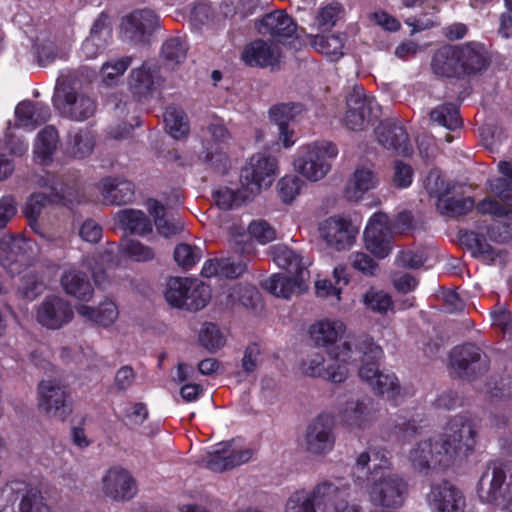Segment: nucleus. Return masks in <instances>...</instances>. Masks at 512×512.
I'll return each instance as SVG.
<instances>
[{"label": "nucleus", "mask_w": 512, "mask_h": 512, "mask_svg": "<svg viewBox=\"0 0 512 512\" xmlns=\"http://www.w3.org/2000/svg\"><path fill=\"white\" fill-rule=\"evenodd\" d=\"M19 505L20 506L18 512H53L42 493L39 490L29 486H27L24 502H20ZM8 512L14 511L10 509Z\"/></svg>", "instance_id": "60"}, {"label": "nucleus", "mask_w": 512, "mask_h": 512, "mask_svg": "<svg viewBox=\"0 0 512 512\" xmlns=\"http://www.w3.org/2000/svg\"><path fill=\"white\" fill-rule=\"evenodd\" d=\"M293 19L282 11L265 15L257 25L259 33L270 35L279 42L291 38L296 33Z\"/></svg>", "instance_id": "28"}, {"label": "nucleus", "mask_w": 512, "mask_h": 512, "mask_svg": "<svg viewBox=\"0 0 512 512\" xmlns=\"http://www.w3.org/2000/svg\"><path fill=\"white\" fill-rule=\"evenodd\" d=\"M362 302L367 309L380 314L386 313L393 305L388 293L373 287L364 293Z\"/></svg>", "instance_id": "56"}, {"label": "nucleus", "mask_w": 512, "mask_h": 512, "mask_svg": "<svg viewBox=\"0 0 512 512\" xmlns=\"http://www.w3.org/2000/svg\"><path fill=\"white\" fill-rule=\"evenodd\" d=\"M358 228L351 219L334 215L323 220L319 225V234L326 245L336 251L350 249L358 234Z\"/></svg>", "instance_id": "16"}, {"label": "nucleus", "mask_w": 512, "mask_h": 512, "mask_svg": "<svg viewBox=\"0 0 512 512\" xmlns=\"http://www.w3.org/2000/svg\"><path fill=\"white\" fill-rule=\"evenodd\" d=\"M165 299L173 307L198 311L207 305L210 291L197 279L174 277L167 283Z\"/></svg>", "instance_id": "7"}, {"label": "nucleus", "mask_w": 512, "mask_h": 512, "mask_svg": "<svg viewBox=\"0 0 512 512\" xmlns=\"http://www.w3.org/2000/svg\"><path fill=\"white\" fill-rule=\"evenodd\" d=\"M258 298L257 290L248 285L236 284L230 287L225 292V300L224 303L227 306H234L236 304H241L245 307L252 306L254 304V300Z\"/></svg>", "instance_id": "53"}, {"label": "nucleus", "mask_w": 512, "mask_h": 512, "mask_svg": "<svg viewBox=\"0 0 512 512\" xmlns=\"http://www.w3.org/2000/svg\"><path fill=\"white\" fill-rule=\"evenodd\" d=\"M38 63L41 66H47L58 58H63L66 52L59 49L55 42L50 38L37 39L35 44Z\"/></svg>", "instance_id": "58"}, {"label": "nucleus", "mask_w": 512, "mask_h": 512, "mask_svg": "<svg viewBox=\"0 0 512 512\" xmlns=\"http://www.w3.org/2000/svg\"><path fill=\"white\" fill-rule=\"evenodd\" d=\"M278 174V161L275 157L259 152L252 155L241 172V183L251 194L268 188Z\"/></svg>", "instance_id": "9"}, {"label": "nucleus", "mask_w": 512, "mask_h": 512, "mask_svg": "<svg viewBox=\"0 0 512 512\" xmlns=\"http://www.w3.org/2000/svg\"><path fill=\"white\" fill-rule=\"evenodd\" d=\"M59 136L56 129L52 126L43 128L36 137L33 145L34 161L40 165H47L52 161V157L57 149Z\"/></svg>", "instance_id": "37"}, {"label": "nucleus", "mask_w": 512, "mask_h": 512, "mask_svg": "<svg viewBox=\"0 0 512 512\" xmlns=\"http://www.w3.org/2000/svg\"><path fill=\"white\" fill-rule=\"evenodd\" d=\"M311 46L332 61L343 56L344 37L342 35L309 36Z\"/></svg>", "instance_id": "46"}, {"label": "nucleus", "mask_w": 512, "mask_h": 512, "mask_svg": "<svg viewBox=\"0 0 512 512\" xmlns=\"http://www.w3.org/2000/svg\"><path fill=\"white\" fill-rule=\"evenodd\" d=\"M344 424L350 429L365 430L377 419L376 410L370 400H349L341 411Z\"/></svg>", "instance_id": "25"}, {"label": "nucleus", "mask_w": 512, "mask_h": 512, "mask_svg": "<svg viewBox=\"0 0 512 512\" xmlns=\"http://www.w3.org/2000/svg\"><path fill=\"white\" fill-rule=\"evenodd\" d=\"M383 357L382 348L368 337L357 341V359L361 364L359 378L376 394L397 403L404 396V390L395 373L379 370L378 362Z\"/></svg>", "instance_id": "2"}, {"label": "nucleus", "mask_w": 512, "mask_h": 512, "mask_svg": "<svg viewBox=\"0 0 512 512\" xmlns=\"http://www.w3.org/2000/svg\"><path fill=\"white\" fill-rule=\"evenodd\" d=\"M379 115V105L374 97L366 95L361 87H354L346 100L344 125L353 131L363 130Z\"/></svg>", "instance_id": "12"}, {"label": "nucleus", "mask_w": 512, "mask_h": 512, "mask_svg": "<svg viewBox=\"0 0 512 512\" xmlns=\"http://www.w3.org/2000/svg\"><path fill=\"white\" fill-rule=\"evenodd\" d=\"M131 63L132 58L129 56L111 59L103 63L101 67L102 82L108 87L117 85Z\"/></svg>", "instance_id": "50"}, {"label": "nucleus", "mask_w": 512, "mask_h": 512, "mask_svg": "<svg viewBox=\"0 0 512 512\" xmlns=\"http://www.w3.org/2000/svg\"><path fill=\"white\" fill-rule=\"evenodd\" d=\"M38 251L37 245L22 236L3 235L0 238V263L14 276Z\"/></svg>", "instance_id": "14"}, {"label": "nucleus", "mask_w": 512, "mask_h": 512, "mask_svg": "<svg viewBox=\"0 0 512 512\" xmlns=\"http://www.w3.org/2000/svg\"><path fill=\"white\" fill-rule=\"evenodd\" d=\"M379 184L378 177L371 163H363L356 166L346 188L345 197L349 201H360L364 194L375 189Z\"/></svg>", "instance_id": "26"}, {"label": "nucleus", "mask_w": 512, "mask_h": 512, "mask_svg": "<svg viewBox=\"0 0 512 512\" xmlns=\"http://www.w3.org/2000/svg\"><path fill=\"white\" fill-rule=\"evenodd\" d=\"M94 146L93 133L87 129H81L69 134L66 151L72 158L83 159L93 152Z\"/></svg>", "instance_id": "45"}, {"label": "nucleus", "mask_w": 512, "mask_h": 512, "mask_svg": "<svg viewBox=\"0 0 512 512\" xmlns=\"http://www.w3.org/2000/svg\"><path fill=\"white\" fill-rule=\"evenodd\" d=\"M474 207L471 197H440L437 201L438 211L449 217L461 216L468 213Z\"/></svg>", "instance_id": "51"}, {"label": "nucleus", "mask_w": 512, "mask_h": 512, "mask_svg": "<svg viewBox=\"0 0 512 512\" xmlns=\"http://www.w3.org/2000/svg\"><path fill=\"white\" fill-rule=\"evenodd\" d=\"M371 461H377V463H374L373 470L371 472H375V467H377L378 471L387 470L390 467L387 451L376 448H369L360 452L356 457L355 465L357 468L364 469Z\"/></svg>", "instance_id": "55"}, {"label": "nucleus", "mask_w": 512, "mask_h": 512, "mask_svg": "<svg viewBox=\"0 0 512 512\" xmlns=\"http://www.w3.org/2000/svg\"><path fill=\"white\" fill-rule=\"evenodd\" d=\"M27 486L20 481L5 485L0 491V512H8L10 509L18 512L20 502L26 497Z\"/></svg>", "instance_id": "47"}, {"label": "nucleus", "mask_w": 512, "mask_h": 512, "mask_svg": "<svg viewBox=\"0 0 512 512\" xmlns=\"http://www.w3.org/2000/svg\"><path fill=\"white\" fill-rule=\"evenodd\" d=\"M39 185L47 187L50 190L49 195L44 193L32 194L25 205L24 213L30 220V225L34 231L42 236V234L38 231V224L36 220L40 216L43 208L47 205V203L60 200L62 195L61 192L58 191L57 187L53 183L49 184L47 180H44L43 183L40 182Z\"/></svg>", "instance_id": "35"}, {"label": "nucleus", "mask_w": 512, "mask_h": 512, "mask_svg": "<svg viewBox=\"0 0 512 512\" xmlns=\"http://www.w3.org/2000/svg\"><path fill=\"white\" fill-rule=\"evenodd\" d=\"M305 183L296 175H286L277 183V189L280 199L286 203H292L301 193Z\"/></svg>", "instance_id": "59"}, {"label": "nucleus", "mask_w": 512, "mask_h": 512, "mask_svg": "<svg viewBox=\"0 0 512 512\" xmlns=\"http://www.w3.org/2000/svg\"><path fill=\"white\" fill-rule=\"evenodd\" d=\"M101 492L115 501H129L137 494V484L131 473L120 467L107 469L101 478Z\"/></svg>", "instance_id": "17"}, {"label": "nucleus", "mask_w": 512, "mask_h": 512, "mask_svg": "<svg viewBox=\"0 0 512 512\" xmlns=\"http://www.w3.org/2000/svg\"><path fill=\"white\" fill-rule=\"evenodd\" d=\"M346 332V325L339 319L323 318L310 326L309 334L316 346L329 347L340 340Z\"/></svg>", "instance_id": "31"}, {"label": "nucleus", "mask_w": 512, "mask_h": 512, "mask_svg": "<svg viewBox=\"0 0 512 512\" xmlns=\"http://www.w3.org/2000/svg\"><path fill=\"white\" fill-rule=\"evenodd\" d=\"M38 408L48 417L65 421L72 408L67 387L58 379H45L38 384Z\"/></svg>", "instance_id": "11"}, {"label": "nucleus", "mask_w": 512, "mask_h": 512, "mask_svg": "<svg viewBox=\"0 0 512 512\" xmlns=\"http://www.w3.org/2000/svg\"><path fill=\"white\" fill-rule=\"evenodd\" d=\"M396 429L403 438L420 437L411 447L408 459L421 473L451 465L457 455L471 452L476 443L475 425L464 415L451 418L443 432L432 437H423L421 428L414 421L398 423Z\"/></svg>", "instance_id": "1"}, {"label": "nucleus", "mask_w": 512, "mask_h": 512, "mask_svg": "<svg viewBox=\"0 0 512 512\" xmlns=\"http://www.w3.org/2000/svg\"><path fill=\"white\" fill-rule=\"evenodd\" d=\"M350 484L343 478H334L317 484L309 494L318 512H330L343 498L350 496Z\"/></svg>", "instance_id": "21"}, {"label": "nucleus", "mask_w": 512, "mask_h": 512, "mask_svg": "<svg viewBox=\"0 0 512 512\" xmlns=\"http://www.w3.org/2000/svg\"><path fill=\"white\" fill-rule=\"evenodd\" d=\"M427 503L432 512H463L465 507L461 491L447 481L431 486Z\"/></svg>", "instance_id": "22"}, {"label": "nucleus", "mask_w": 512, "mask_h": 512, "mask_svg": "<svg viewBox=\"0 0 512 512\" xmlns=\"http://www.w3.org/2000/svg\"><path fill=\"white\" fill-rule=\"evenodd\" d=\"M15 117L17 127L32 131L48 121L50 110L48 106L40 103L21 102L15 108Z\"/></svg>", "instance_id": "32"}, {"label": "nucleus", "mask_w": 512, "mask_h": 512, "mask_svg": "<svg viewBox=\"0 0 512 512\" xmlns=\"http://www.w3.org/2000/svg\"><path fill=\"white\" fill-rule=\"evenodd\" d=\"M159 25L158 16L151 10H136L123 18V37L135 44L145 43Z\"/></svg>", "instance_id": "20"}, {"label": "nucleus", "mask_w": 512, "mask_h": 512, "mask_svg": "<svg viewBox=\"0 0 512 512\" xmlns=\"http://www.w3.org/2000/svg\"><path fill=\"white\" fill-rule=\"evenodd\" d=\"M74 316L71 304L60 296H47L37 306L36 321L43 327L58 330L69 324Z\"/></svg>", "instance_id": "18"}, {"label": "nucleus", "mask_w": 512, "mask_h": 512, "mask_svg": "<svg viewBox=\"0 0 512 512\" xmlns=\"http://www.w3.org/2000/svg\"><path fill=\"white\" fill-rule=\"evenodd\" d=\"M173 255L179 267L190 269L200 261L203 254L201 248L198 246L180 243L175 247Z\"/></svg>", "instance_id": "57"}, {"label": "nucleus", "mask_w": 512, "mask_h": 512, "mask_svg": "<svg viewBox=\"0 0 512 512\" xmlns=\"http://www.w3.org/2000/svg\"><path fill=\"white\" fill-rule=\"evenodd\" d=\"M470 241L472 242L473 253L481 258L486 263L501 262L502 257L499 251L488 244L484 239L478 235L471 234Z\"/></svg>", "instance_id": "64"}, {"label": "nucleus", "mask_w": 512, "mask_h": 512, "mask_svg": "<svg viewBox=\"0 0 512 512\" xmlns=\"http://www.w3.org/2000/svg\"><path fill=\"white\" fill-rule=\"evenodd\" d=\"M246 269L243 263H235L229 258L209 259L204 262L201 275L206 278H235Z\"/></svg>", "instance_id": "41"}, {"label": "nucleus", "mask_w": 512, "mask_h": 512, "mask_svg": "<svg viewBox=\"0 0 512 512\" xmlns=\"http://www.w3.org/2000/svg\"><path fill=\"white\" fill-rule=\"evenodd\" d=\"M53 104L62 116L75 121H84L97 110V102L93 97L66 84L57 86Z\"/></svg>", "instance_id": "8"}, {"label": "nucleus", "mask_w": 512, "mask_h": 512, "mask_svg": "<svg viewBox=\"0 0 512 512\" xmlns=\"http://www.w3.org/2000/svg\"><path fill=\"white\" fill-rule=\"evenodd\" d=\"M100 193L107 203L122 205L133 200L135 187L121 176H109L100 182Z\"/></svg>", "instance_id": "29"}, {"label": "nucleus", "mask_w": 512, "mask_h": 512, "mask_svg": "<svg viewBox=\"0 0 512 512\" xmlns=\"http://www.w3.org/2000/svg\"><path fill=\"white\" fill-rule=\"evenodd\" d=\"M61 285L68 295L81 301L91 300L94 294L87 275L74 267L65 270L61 277Z\"/></svg>", "instance_id": "34"}, {"label": "nucleus", "mask_w": 512, "mask_h": 512, "mask_svg": "<svg viewBox=\"0 0 512 512\" xmlns=\"http://www.w3.org/2000/svg\"><path fill=\"white\" fill-rule=\"evenodd\" d=\"M253 453L251 448L237 440L220 442L201 457L200 463L211 471L222 472L247 463Z\"/></svg>", "instance_id": "10"}, {"label": "nucleus", "mask_w": 512, "mask_h": 512, "mask_svg": "<svg viewBox=\"0 0 512 512\" xmlns=\"http://www.w3.org/2000/svg\"><path fill=\"white\" fill-rule=\"evenodd\" d=\"M338 155L335 144L329 141H316L300 146L295 154L293 167L307 180L317 182L331 170V161Z\"/></svg>", "instance_id": "6"}, {"label": "nucleus", "mask_w": 512, "mask_h": 512, "mask_svg": "<svg viewBox=\"0 0 512 512\" xmlns=\"http://www.w3.org/2000/svg\"><path fill=\"white\" fill-rule=\"evenodd\" d=\"M117 223L130 233L145 236L152 232L150 219L140 210L125 209L116 214Z\"/></svg>", "instance_id": "42"}, {"label": "nucleus", "mask_w": 512, "mask_h": 512, "mask_svg": "<svg viewBox=\"0 0 512 512\" xmlns=\"http://www.w3.org/2000/svg\"><path fill=\"white\" fill-rule=\"evenodd\" d=\"M376 135L383 147L391 149L397 154L409 155L412 152L406 131L396 123H381L376 129Z\"/></svg>", "instance_id": "30"}, {"label": "nucleus", "mask_w": 512, "mask_h": 512, "mask_svg": "<svg viewBox=\"0 0 512 512\" xmlns=\"http://www.w3.org/2000/svg\"><path fill=\"white\" fill-rule=\"evenodd\" d=\"M76 310L80 316L102 327L111 326L119 317L117 305L110 300L100 303L96 308L88 305H79L76 307Z\"/></svg>", "instance_id": "40"}, {"label": "nucleus", "mask_w": 512, "mask_h": 512, "mask_svg": "<svg viewBox=\"0 0 512 512\" xmlns=\"http://www.w3.org/2000/svg\"><path fill=\"white\" fill-rule=\"evenodd\" d=\"M393 235L388 215L376 212L369 218L364 230L365 247L376 258L384 259L391 253Z\"/></svg>", "instance_id": "15"}, {"label": "nucleus", "mask_w": 512, "mask_h": 512, "mask_svg": "<svg viewBox=\"0 0 512 512\" xmlns=\"http://www.w3.org/2000/svg\"><path fill=\"white\" fill-rule=\"evenodd\" d=\"M187 50V44L181 38H170L162 45L161 56L168 68L175 69L186 60Z\"/></svg>", "instance_id": "49"}, {"label": "nucleus", "mask_w": 512, "mask_h": 512, "mask_svg": "<svg viewBox=\"0 0 512 512\" xmlns=\"http://www.w3.org/2000/svg\"><path fill=\"white\" fill-rule=\"evenodd\" d=\"M432 69L435 74L451 77L458 72L460 57L458 49L443 47L439 49L432 59Z\"/></svg>", "instance_id": "44"}, {"label": "nucleus", "mask_w": 512, "mask_h": 512, "mask_svg": "<svg viewBox=\"0 0 512 512\" xmlns=\"http://www.w3.org/2000/svg\"><path fill=\"white\" fill-rule=\"evenodd\" d=\"M199 340L201 345L211 352H215L223 347L226 341L220 329L212 323L203 325L199 334Z\"/></svg>", "instance_id": "63"}, {"label": "nucleus", "mask_w": 512, "mask_h": 512, "mask_svg": "<svg viewBox=\"0 0 512 512\" xmlns=\"http://www.w3.org/2000/svg\"><path fill=\"white\" fill-rule=\"evenodd\" d=\"M211 141L204 146L201 158L212 166L219 168L226 161L224 145L230 138L229 132L221 121L215 120L208 127Z\"/></svg>", "instance_id": "27"}, {"label": "nucleus", "mask_w": 512, "mask_h": 512, "mask_svg": "<svg viewBox=\"0 0 512 512\" xmlns=\"http://www.w3.org/2000/svg\"><path fill=\"white\" fill-rule=\"evenodd\" d=\"M147 208L149 213L153 216L157 232L161 236L169 238L178 235L183 231L184 222L180 218L167 216L165 214L164 206L157 200H148Z\"/></svg>", "instance_id": "36"}, {"label": "nucleus", "mask_w": 512, "mask_h": 512, "mask_svg": "<svg viewBox=\"0 0 512 512\" xmlns=\"http://www.w3.org/2000/svg\"><path fill=\"white\" fill-rule=\"evenodd\" d=\"M285 512H318L308 490L295 491L288 498Z\"/></svg>", "instance_id": "61"}, {"label": "nucleus", "mask_w": 512, "mask_h": 512, "mask_svg": "<svg viewBox=\"0 0 512 512\" xmlns=\"http://www.w3.org/2000/svg\"><path fill=\"white\" fill-rule=\"evenodd\" d=\"M458 52L460 68L466 73L479 72L488 66V53L480 43H468L458 49Z\"/></svg>", "instance_id": "39"}, {"label": "nucleus", "mask_w": 512, "mask_h": 512, "mask_svg": "<svg viewBox=\"0 0 512 512\" xmlns=\"http://www.w3.org/2000/svg\"><path fill=\"white\" fill-rule=\"evenodd\" d=\"M430 120L449 130H454L461 125L459 110L452 104H444L434 108L430 112Z\"/></svg>", "instance_id": "52"}, {"label": "nucleus", "mask_w": 512, "mask_h": 512, "mask_svg": "<svg viewBox=\"0 0 512 512\" xmlns=\"http://www.w3.org/2000/svg\"><path fill=\"white\" fill-rule=\"evenodd\" d=\"M498 170L503 175L489 181L490 192L506 206V214L512 211V162L501 161Z\"/></svg>", "instance_id": "38"}, {"label": "nucleus", "mask_w": 512, "mask_h": 512, "mask_svg": "<svg viewBox=\"0 0 512 512\" xmlns=\"http://www.w3.org/2000/svg\"><path fill=\"white\" fill-rule=\"evenodd\" d=\"M450 365L460 377H470L486 368L480 349L473 344L455 347L450 353Z\"/></svg>", "instance_id": "24"}, {"label": "nucleus", "mask_w": 512, "mask_h": 512, "mask_svg": "<svg viewBox=\"0 0 512 512\" xmlns=\"http://www.w3.org/2000/svg\"><path fill=\"white\" fill-rule=\"evenodd\" d=\"M272 260L289 275L277 273L270 276L264 282V288L271 294L289 299L295 293L306 290L309 279L308 266L310 262L301 255L284 245H276L270 248Z\"/></svg>", "instance_id": "3"}, {"label": "nucleus", "mask_w": 512, "mask_h": 512, "mask_svg": "<svg viewBox=\"0 0 512 512\" xmlns=\"http://www.w3.org/2000/svg\"><path fill=\"white\" fill-rule=\"evenodd\" d=\"M408 482L398 473L385 470L370 472L365 493L368 501L375 507L388 510L399 509L408 497Z\"/></svg>", "instance_id": "5"}, {"label": "nucleus", "mask_w": 512, "mask_h": 512, "mask_svg": "<svg viewBox=\"0 0 512 512\" xmlns=\"http://www.w3.org/2000/svg\"><path fill=\"white\" fill-rule=\"evenodd\" d=\"M335 441L333 418L329 414H320L308 424L303 448L309 455L325 456L333 451Z\"/></svg>", "instance_id": "13"}, {"label": "nucleus", "mask_w": 512, "mask_h": 512, "mask_svg": "<svg viewBox=\"0 0 512 512\" xmlns=\"http://www.w3.org/2000/svg\"><path fill=\"white\" fill-rule=\"evenodd\" d=\"M249 191H234L228 187H222L213 193V199L217 206L223 210L233 209L250 197Z\"/></svg>", "instance_id": "54"}, {"label": "nucleus", "mask_w": 512, "mask_h": 512, "mask_svg": "<svg viewBox=\"0 0 512 512\" xmlns=\"http://www.w3.org/2000/svg\"><path fill=\"white\" fill-rule=\"evenodd\" d=\"M303 108L300 104L284 103L274 105L269 110L271 120L277 125H288V123L302 112Z\"/></svg>", "instance_id": "62"}, {"label": "nucleus", "mask_w": 512, "mask_h": 512, "mask_svg": "<svg viewBox=\"0 0 512 512\" xmlns=\"http://www.w3.org/2000/svg\"><path fill=\"white\" fill-rule=\"evenodd\" d=\"M18 274L21 275L18 279L17 289L23 297L34 299L44 291V277L39 273L36 267H25L23 270L20 269Z\"/></svg>", "instance_id": "43"}, {"label": "nucleus", "mask_w": 512, "mask_h": 512, "mask_svg": "<svg viewBox=\"0 0 512 512\" xmlns=\"http://www.w3.org/2000/svg\"><path fill=\"white\" fill-rule=\"evenodd\" d=\"M161 83L159 67L154 62H144L141 67L133 69L130 73V90L140 99L151 96Z\"/></svg>", "instance_id": "23"}, {"label": "nucleus", "mask_w": 512, "mask_h": 512, "mask_svg": "<svg viewBox=\"0 0 512 512\" xmlns=\"http://www.w3.org/2000/svg\"><path fill=\"white\" fill-rule=\"evenodd\" d=\"M329 363L321 353H311L302 361V372L311 377H319L334 384L343 383L350 375L357 361V343L345 341L329 353Z\"/></svg>", "instance_id": "4"}, {"label": "nucleus", "mask_w": 512, "mask_h": 512, "mask_svg": "<svg viewBox=\"0 0 512 512\" xmlns=\"http://www.w3.org/2000/svg\"><path fill=\"white\" fill-rule=\"evenodd\" d=\"M279 57V51L263 40L251 42L242 52V60L249 66H274Z\"/></svg>", "instance_id": "33"}, {"label": "nucleus", "mask_w": 512, "mask_h": 512, "mask_svg": "<svg viewBox=\"0 0 512 512\" xmlns=\"http://www.w3.org/2000/svg\"><path fill=\"white\" fill-rule=\"evenodd\" d=\"M507 475L512 478V466L508 463L492 462L482 474L478 485V496L484 503L494 504L503 497V485Z\"/></svg>", "instance_id": "19"}, {"label": "nucleus", "mask_w": 512, "mask_h": 512, "mask_svg": "<svg viewBox=\"0 0 512 512\" xmlns=\"http://www.w3.org/2000/svg\"><path fill=\"white\" fill-rule=\"evenodd\" d=\"M165 127L174 139L185 138L190 131V125L185 112L170 106L164 113Z\"/></svg>", "instance_id": "48"}]
</instances>
